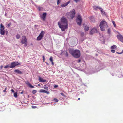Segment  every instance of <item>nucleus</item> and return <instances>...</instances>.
<instances>
[{
    "label": "nucleus",
    "instance_id": "c85d7f7f",
    "mask_svg": "<svg viewBox=\"0 0 123 123\" xmlns=\"http://www.w3.org/2000/svg\"><path fill=\"white\" fill-rule=\"evenodd\" d=\"M80 33L81 36L82 37H83L84 35V33L83 32H81Z\"/></svg>",
    "mask_w": 123,
    "mask_h": 123
},
{
    "label": "nucleus",
    "instance_id": "ea45409f",
    "mask_svg": "<svg viewBox=\"0 0 123 123\" xmlns=\"http://www.w3.org/2000/svg\"><path fill=\"white\" fill-rule=\"evenodd\" d=\"M43 62H44V60L45 59L44 56H43Z\"/></svg>",
    "mask_w": 123,
    "mask_h": 123
},
{
    "label": "nucleus",
    "instance_id": "dca6fc26",
    "mask_svg": "<svg viewBox=\"0 0 123 123\" xmlns=\"http://www.w3.org/2000/svg\"><path fill=\"white\" fill-rule=\"evenodd\" d=\"M39 80L40 82H44L46 81V80L43 79L40 77H39Z\"/></svg>",
    "mask_w": 123,
    "mask_h": 123
},
{
    "label": "nucleus",
    "instance_id": "393cba45",
    "mask_svg": "<svg viewBox=\"0 0 123 123\" xmlns=\"http://www.w3.org/2000/svg\"><path fill=\"white\" fill-rule=\"evenodd\" d=\"M53 101H55V102H58V100L56 98H54L53 99Z\"/></svg>",
    "mask_w": 123,
    "mask_h": 123
},
{
    "label": "nucleus",
    "instance_id": "9d476101",
    "mask_svg": "<svg viewBox=\"0 0 123 123\" xmlns=\"http://www.w3.org/2000/svg\"><path fill=\"white\" fill-rule=\"evenodd\" d=\"M97 32V29L96 28H93L92 29L91 31L90 34V35H93L94 33H96Z\"/></svg>",
    "mask_w": 123,
    "mask_h": 123
},
{
    "label": "nucleus",
    "instance_id": "09e8293b",
    "mask_svg": "<svg viewBox=\"0 0 123 123\" xmlns=\"http://www.w3.org/2000/svg\"><path fill=\"white\" fill-rule=\"evenodd\" d=\"M5 16L6 15V14H5Z\"/></svg>",
    "mask_w": 123,
    "mask_h": 123
},
{
    "label": "nucleus",
    "instance_id": "79ce46f5",
    "mask_svg": "<svg viewBox=\"0 0 123 123\" xmlns=\"http://www.w3.org/2000/svg\"><path fill=\"white\" fill-rule=\"evenodd\" d=\"M11 91L13 92H14V90L13 89H11Z\"/></svg>",
    "mask_w": 123,
    "mask_h": 123
},
{
    "label": "nucleus",
    "instance_id": "2eb2a0df",
    "mask_svg": "<svg viewBox=\"0 0 123 123\" xmlns=\"http://www.w3.org/2000/svg\"><path fill=\"white\" fill-rule=\"evenodd\" d=\"M70 0H69V1H68V2H67L65 3H64V4H62L61 5V6L62 7H64L66 6L68 4H69L70 3Z\"/></svg>",
    "mask_w": 123,
    "mask_h": 123
},
{
    "label": "nucleus",
    "instance_id": "4be33fe9",
    "mask_svg": "<svg viewBox=\"0 0 123 123\" xmlns=\"http://www.w3.org/2000/svg\"><path fill=\"white\" fill-rule=\"evenodd\" d=\"M20 36L18 34L16 35V37L17 39H19L20 37Z\"/></svg>",
    "mask_w": 123,
    "mask_h": 123
},
{
    "label": "nucleus",
    "instance_id": "a18cd8bd",
    "mask_svg": "<svg viewBox=\"0 0 123 123\" xmlns=\"http://www.w3.org/2000/svg\"><path fill=\"white\" fill-rule=\"evenodd\" d=\"M81 61V60L80 59H79L78 60V62H80Z\"/></svg>",
    "mask_w": 123,
    "mask_h": 123
},
{
    "label": "nucleus",
    "instance_id": "5701e85b",
    "mask_svg": "<svg viewBox=\"0 0 123 123\" xmlns=\"http://www.w3.org/2000/svg\"><path fill=\"white\" fill-rule=\"evenodd\" d=\"M107 33L109 34H110L111 33L110 30V29L109 28L108 29Z\"/></svg>",
    "mask_w": 123,
    "mask_h": 123
},
{
    "label": "nucleus",
    "instance_id": "a878e982",
    "mask_svg": "<svg viewBox=\"0 0 123 123\" xmlns=\"http://www.w3.org/2000/svg\"><path fill=\"white\" fill-rule=\"evenodd\" d=\"M37 91L35 90H34L32 91V93L33 94H35L36 93Z\"/></svg>",
    "mask_w": 123,
    "mask_h": 123
},
{
    "label": "nucleus",
    "instance_id": "7c9ffc66",
    "mask_svg": "<svg viewBox=\"0 0 123 123\" xmlns=\"http://www.w3.org/2000/svg\"><path fill=\"white\" fill-rule=\"evenodd\" d=\"M99 9L101 11V12L102 13L103 12V9L102 8H101L99 7Z\"/></svg>",
    "mask_w": 123,
    "mask_h": 123
},
{
    "label": "nucleus",
    "instance_id": "de8ad7c7",
    "mask_svg": "<svg viewBox=\"0 0 123 123\" xmlns=\"http://www.w3.org/2000/svg\"><path fill=\"white\" fill-rule=\"evenodd\" d=\"M7 32H6V34H7Z\"/></svg>",
    "mask_w": 123,
    "mask_h": 123
},
{
    "label": "nucleus",
    "instance_id": "8fccbe9b",
    "mask_svg": "<svg viewBox=\"0 0 123 123\" xmlns=\"http://www.w3.org/2000/svg\"><path fill=\"white\" fill-rule=\"evenodd\" d=\"M38 86H40V85L39 84H38Z\"/></svg>",
    "mask_w": 123,
    "mask_h": 123
},
{
    "label": "nucleus",
    "instance_id": "20e7f679",
    "mask_svg": "<svg viewBox=\"0 0 123 123\" xmlns=\"http://www.w3.org/2000/svg\"><path fill=\"white\" fill-rule=\"evenodd\" d=\"M75 10L74 9H73L71 11L67 14L68 18L69 19H73L75 16Z\"/></svg>",
    "mask_w": 123,
    "mask_h": 123
},
{
    "label": "nucleus",
    "instance_id": "f03ea898",
    "mask_svg": "<svg viewBox=\"0 0 123 123\" xmlns=\"http://www.w3.org/2000/svg\"><path fill=\"white\" fill-rule=\"evenodd\" d=\"M69 51L70 53L74 58H78L80 56V52L79 50L71 49L69 50Z\"/></svg>",
    "mask_w": 123,
    "mask_h": 123
},
{
    "label": "nucleus",
    "instance_id": "e433bc0d",
    "mask_svg": "<svg viewBox=\"0 0 123 123\" xmlns=\"http://www.w3.org/2000/svg\"><path fill=\"white\" fill-rule=\"evenodd\" d=\"M32 108L35 109V108H37V107H36V106H32Z\"/></svg>",
    "mask_w": 123,
    "mask_h": 123
},
{
    "label": "nucleus",
    "instance_id": "49530a36",
    "mask_svg": "<svg viewBox=\"0 0 123 123\" xmlns=\"http://www.w3.org/2000/svg\"><path fill=\"white\" fill-rule=\"evenodd\" d=\"M80 99V98H78V100H79Z\"/></svg>",
    "mask_w": 123,
    "mask_h": 123
},
{
    "label": "nucleus",
    "instance_id": "9b49d317",
    "mask_svg": "<svg viewBox=\"0 0 123 123\" xmlns=\"http://www.w3.org/2000/svg\"><path fill=\"white\" fill-rule=\"evenodd\" d=\"M117 38L121 42L123 43V36L120 34L117 36Z\"/></svg>",
    "mask_w": 123,
    "mask_h": 123
},
{
    "label": "nucleus",
    "instance_id": "2f4dec72",
    "mask_svg": "<svg viewBox=\"0 0 123 123\" xmlns=\"http://www.w3.org/2000/svg\"><path fill=\"white\" fill-rule=\"evenodd\" d=\"M58 87V86L57 85H55L54 86V88H56Z\"/></svg>",
    "mask_w": 123,
    "mask_h": 123
},
{
    "label": "nucleus",
    "instance_id": "6ab92c4d",
    "mask_svg": "<svg viewBox=\"0 0 123 123\" xmlns=\"http://www.w3.org/2000/svg\"><path fill=\"white\" fill-rule=\"evenodd\" d=\"M49 60L51 62L52 65H54V63L53 62V57H52L51 56L50 57L49 59Z\"/></svg>",
    "mask_w": 123,
    "mask_h": 123
},
{
    "label": "nucleus",
    "instance_id": "bb28decb",
    "mask_svg": "<svg viewBox=\"0 0 123 123\" xmlns=\"http://www.w3.org/2000/svg\"><path fill=\"white\" fill-rule=\"evenodd\" d=\"M112 23L113 25H114V27H116V24L115 23V21H112Z\"/></svg>",
    "mask_w": 123,
    "mask_h": 123
},
{
    "label": "nucleus",
    "instance_id": "a211bd4d",
    "mask_svg": "<svg viewBox=\"0 0 123 123\" xmlns=\"http://www.w3.org/2000/svg\"><path fill=\"white\" fill-rule=\"evenodd\" d=\"M84 28L85 31H88L89 29V28L87 26H85Z\"/></svg>",
    "mask_w": 123,
    "mask_h": 123
},
{
    "label": "nucleus",
    "instance_id": "a19ab883",
    "mask_svg": "<svg viewBox=\"0 0 123 123\" xmlns=\"http://www.w3.org/2000/svg\"><path fill=\"white\" fill-rule=\"evenodd\" d=\"M80 0H75L74 1L76 2L77 3L79 1H80Z\"/></svg>",
    "mask_w": 123,
    "mask_h": 123
},
{
    "label": "nucleus",
    "instance_id": "c03bdc74",
    "mask_svg": "<svg viewBox=\"0 0 123 123\" xmlns=\"http://www.w3.org/2000/svg\"><path fill=\"white\" fill-rule=\"evenodd\" d=\"M3 67V66L2 65H1L0 67L1 69H2V68Z\"/></svg>",
    "mask_w": 123,
    "mask_h": 123
},
{
    "label": "nucleus",
    "instance_id": "cd10ccee",
    "mask_svg": "<svg viewBox=\"0 0 123 123\" xmlns=\"http://www.w3.org/2000/svg\"><path fill=\"white\" fill-rule=\"evenodd\" d=\"M10 66H9V65H7L6 66H5L4 67V68H8Z\"/></svg>",
    "mask_w": 123,
    "mask_h": 123
},
{
    "label": "nucleus",
    "instance_id": "aec40b11",
    "mask_svg": "<svg viewBox=\"0 0 123 123\" xmlns=\"http://www.w3.org/2000/svg\"><path fill=\"white\" fill-rule=\"evenodd\" d=\"M99 7L97 6H94L93 7V9L95 10H97L98 9H99Z\"/></svg>",
    "mask_w": 123,
    "mask_h": 123
},
{
    "label": "nucleus",
    "instance_id": "72a5a7b5",
    "mask_svg": "<svg viewBox=\"0 0 123 123\" xmlns=\"http://www.w3.org/2000/svg\"><path fill=\"white\" fill-rule=\"evenodd\" d=\"M42 9V7H38V9L39 11H40L41 10V9Z\"/></svg>",
    "mask_w": 123,
    "mask_h": 123
},
{
    "label": "nucleus",
    "instance_id": "423d86ee",
    "mask_svg": "<svg viewBox=\"0 0 123 123\" xmlns=\"http://www.w3.org/2000/svg\"><path fill=\"white\" fill-rule=\"evenodd\" d=\"M27 40L26 38V36H23L21 42L22 44H24L25 47L27 46Z\"/></svg>",
    "mask_w": 123,
    "mask_h": 123
},
{
    "label": "nucleus",
    "instance_id": "6e6552de",
    "mask_svg": "<svg viewBox=\"0 0 123 123\" xmlns=\"http://www.w3.org/2000/svg\"><path fill=\"white\" fill-rule=\"evenodd\" d=\"M44 33V31H42L39 36L37 38V40L38 41L40 40L43 37Z\"/></svg>",
    "mask_w": 123,
    "mask_h": 123
},
{
    "label": "nucleus",
    "instance_id": "39448f33",
    "mask_svg": "<svg viewBox=\"0 0 123 123\" xmlns=\"http://www.w3.org/2000/svg\"><path fill=\"white\" fill-rule=\"evenodd\" d=\"M76 21L78 25H81L82 22V18L81 16L79 14H78Z\"/></svg>",
    "mask_w": 123,
    "mask_h": 123
},
{
    "label": "nucleus",
    "instance_id": "0eeeda50",
    "mask_svg": "<svg viewBox=\"0 0 123 123\" xmlns=\"http://www.w3.org/2000/svg\"><path fill=\"white\" fill-rule=\"evenodd\" d=\"M5 29V27L3 25V24L1 23L0 24V33L1 35H4L5 33V30H4Z\"/></svg>",
    "mask_w": 123,
    "mask_h": 123
},
{
    "label": "nucleus",
    "instance_id": "f257e3e1",
    "mask_svg": "<svg viewBox=\"0 0 123 123\" xmlns=\"http://www.w3.org/2000/svg\"><path fill=\"white\" fill-rule=\"evenodd\" d=\"M60 21L58 22V25L62 31H63L68 28V21L66 18L64 16L61 18Z\"/></svg>",
    "mask_w": 123,
    "mask_h": 123
},
{
    "label": "nucleus",
    "instance_id": "3c124183",
    "mask_svg": "<svg viewBox=\"0 0 123 123\" xmlns=\"http://www.w3.org/2000/svg\"><path fill=\"white\" fill-rule=\"evenodd\" d=\"M23 93V92H21V94H22V93Z\"/></svg>",
    "mask_w": 123,
    "mask_h": 123
},
{
    "label": "nucleus",
    "instance_id": "f704fd0d",
    "mask_svg": "<svg viewBox=\"0 0 123 123\" xmlns=\"http://www.w3.org/2000/svg\"><path fill=\"white\" fill-rule=\"evenodd\" d=\"M44 88L45 89L48 90V87L47 86H44Z\"/></svg>",
    "mask_w": 123,
    "mask_h": 123
},
{
    "label": "nucleus",
    "instance_id": "473e14b6",
    "mask_svg": "<svg viewBox=\"0 0 123 123\" xmlns=\"http://www.w3.org/2000/svg\"><path fill=\"white\" fill-rule=\"evenodd\" d=\"M123 53V50H122V52H121L119 53V52H116V53H117L118 54H122Z\"/></svg>",
    "mask_w": 123,
    "mask_h": 123
},
{
    "label": "nucleus",
    "instance_id": "f8f14e48",
    "mask_svg": "<svg viewBox=\"0 0 123 123\" xmlns=\"http://www.w3.org/2000/svg\"><path fill=\"white\" fill-rule=\"evenodd\" d=\"M117 47V46L116 45H113V46H111V51L112 53H114L115 52V51L114 50V49H116Z\"/></svg>",
    "mask_w": 123,
    "mask_h": 123
},
{
    "label": "nucleus",
    "instance_id": "4468645a",
    "mask_svg": "<svg viewBox=\"0 0 123 123\" xmlns=\"http://www.w3.org/2000/svg\"><path fill=\"white\" fill-rule=\"evenodd\" d=\"M46 15V13H43L42 16H41V19L44 21L45 20Z\"/></svg>",
    "mask_w": 123,
    "mask_h": 123
},
{
    "label": "nucleus",
    "instance_id": "ddd939ff",
    "mask_svg": "<svg viewBox=\"0 0 123 123\" xmlns=\"http://www.w3.org/2000/svg\"><path fill=\"white\" fill-rule=\"evenodd\" d=\"M39 92L41 93H45L47 94H49V92H48L43 89H41L40 90Z\"/></svg>",
    "mask_w": 123,
    "mask_h": 123
},
{
    "label": "nucleus",
    "instance_id": "c9c22d12",
    "mask_svg": "<svg viewBox=\"0 0 123 123\" xmlns=\"http://www.w3.org/2000/svg\"><path fill=\"white\" fill-rule=\"evenodd\" d=\"M65 55L67 56H68V53L67 52H66V53L65 54Z\"/></svg>",
    "mask_w": 123,
    "mask_h": 123
},
{
    "label": "nucleus",
    "instance_id": "7ed1b4c3",
    "mask_svg": "<svg viewBox=\"0 0 123 123\" xmlns=\"http://www.w3.org/2000/svg\"><path fill=\"white\" fill-rule=\"evenodd\" d=\"M99 26L101 31H105V28L108 27V26L107 22L105 20H102L100 22Z\"/></svg>",
    "mask_w": 123,
    "mask_h": 123
},
{
    "label": "nucleus",
    "instance_id": "4c0bfd02",
    "mask_svg": "<svg viewBox=\"0 0 123 123\" xmlns=\"http://www.w3.org/2000/svg\"><path fill=\"white\" fill-rule=\"evenodd\" d=\"M60 94L62 96H65L64 94V93H60Z\"/></svg>",
    "mask_w": 123,
    "mask_h": 123
},
{
    "label": "nucleus",
    "instance_id": "37998d69",
    "mask_svg": "<svg viewBox=\"0 0 123 123\" xmlns=\"http://www.w3.org/2000/svg\"><path fill=\"white\" fill-rule=\"evenodd\" d=\"M11 25V24H8V25H7V26H8V27H10V25Z\"/></svg>",
    "mask_w": 123,
    "mask_h": 123
},
{
    "label": "nucleus",
    "instance_id": "c756f323",
    "mask_svg": "<svg viewBox=\"0 0 123 123\" xmlns=\"http://www.w3.org/2000/svg\"><path fill=\"white\" fill-rule=\"evenodd\" d=\"M57 0V4L58 5L59 4H60V3L61 1H59L60 0Z\"/></svg>",
    "mask_w": 123,
    "mask_h": 123
},
{
    "label": "nucleus",
    "instance_id": "f3484780",
    "mask_svg": "<svg viewBox=\"0 0 123 123\" xmlns=\"http://www.w3.org/2000/svg\"><path fill=\"white\" fill-rule=\"evenodd\" d=\"M14 72L17 74H22L23 73L21 71H20L19 70L17 69L14 71Z\"/></svg>",
    "mask_w": 123,
    "mask_h": 123
},
{
    "label": "nucleus",
    "instance_id": "412c9836",
    "mask_svg": "<svg viewBox=\"0 0 123 123\" xmlns=\"http://www.w3.org/2000/svg\"><path fill=\"white\" fill-rule=\"evenodd\" d=\"M28 86L30 88H34V87L33 86L31 85V84L30 83H28V84H27Z\"/></svg>",
    "mask_w": 123,
    "mask_h": 123
},
{
    "label": "nucleus",
    "instance_id": "58836bf2",
    "mask_svg": "<svg viewBox=\"0 0 123 123\" xmlns=\"http://www.w3.org/2000/svg\"><path fill=\"white\" fill-rule=\"evenodd\" d=\"M7 89V87H6L5 88V90L3 91V92H5L6 91V90Z\"/></svg>",
    "mask_w": 123,
    "mask_h": 123
},
{
    "label": "nucleus",
    "instance_id": "b1692460",
    "mask_svg": "<svg viewBox=\"0 0 123 123\" xmlns=\"http://www.w3.org/2000/svg\"><path fill=\"white\" fill-rule=\"evenodd\" d=\"M17 92H16L14 93V96L16 98L17 97Z\"/></svg>",
    "mask_w": 123,
    "mask_h": 123
},
{
    "label": "nucleus",
    "instance_id": "1a4fd4ad",
    "mask_svg": "<svg viewBox=\"0 0 123 123\" xmlns=\"http://www.w3.org/2000/svg\"><path fill=\"white\" fill-rule=\"evenodd\" d=\"M20 63H18V62H12L11 63L10 65V66L9 67L10 68H14L16 66L20 65Z\"/></svg>",
    "mask_w": 123,
    "mask_h": 123
}]
</instances>
